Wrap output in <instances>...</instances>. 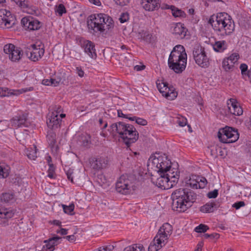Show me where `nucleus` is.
Wrapping results in <instances>:
<instances>
[{
  "label": "nucleus",
  "instance_id": "obj_1",
  "mask_svg": "<svg viewBox=\"0 0 251 251\" xmlns=\"http://www.w3.org/2000/svg\"><path fill=\"white\" fill-rule=\"evenodd\" d=\"M197 194L187 188H179L172 194V209L178 212H183L192 206L197 199Z\"/></svg>",
  "mask_w": 251,
  "mask_h": 251
},
{
  "label": "nucleus",
  "instance_id": "obj_2",
  "mask_svg": "<svg viewBox=\"0 0 251 251\" xmlns=\"http://www.w3.org/2000/svg\"><path fill=\"white\" fill-rule=\"evenodd\" d=\"M208 23L217 34L222 37L230 34L234 30V22L226 13H219L216 15H212Z\"/></svg>",
  "mask_w": 251,
  "mask_h": 251
},
{
  "label": "nucleus",
  "instance_id": "obj_3",
  "mask_svg": "<svg viewBox=\"0 0 251 251\" xmlns=\"http://www.w3.org/2000/svg\"><path fill=\"white\" fill-rule=\"evenodd\" d=\"M110 128L111 132L118 133L128 148L136 142L139 138L138 132L133 125L120 122L112 124Z\"/></svg>",
  "mask_w": 251,
  "mask_h": 251
},
{
  "label": "nucleus",
  "instance_id": "obj_4",
  "mask_svg": "<svg viewBox=\"0 0 251 251\" xmlns=\"http://www.w3.org/2000/svg\"><path fill=\"white\" fill-rule=\"evenodd\" d=\"M187 59V55L183 46L176 45L173 48L169 56L168 67L176 73H181L186 68Z\"/></svg>",
  "mask_w": 251,
  "mask_h": 251
},
{
  "label": "nucleus",
  "instance_id": "obj_5",
  "mask_svg": "<svg viewBox=\"0 0 251 251\" xmlns=\"http://www.w3.org/2000/svg\"><path fill=\"white\" fill-rule=\"evenodd\" d=\"M137 178L135 175L125 174L121 176L116 183V190L117 192L128 195L134 191L136 188Z\"/></svg>",
  "mask_w": 251,
  "mask_h": 251
},
{
  "label": "nucleus",
  "instance_id": "obj_6",
  "mask_svg": "<svg viewBox=\"0 0 251 251\" xmlns=\"http://www.w3.org/2000/svg\"><path fill=\"white\" fill-rule=\"evenodd\" d=\"M193 55L196 63L199 66L206 68L209 66V58L201 46H197L194 48Z\"/></svg>",
  "mask_w": 251,
  "mask_h": 251
},
{
  "label": "nucleus",
  "instance_id": "obj_7",
  "mask_svg": "<svg viewBox=\"0 0 251 251\" xmlns=\"http://www.w3.org/2000/svg\"><path fill=\"white\" fill-rule=\"evenodd\" d=\"M87 24L90 32L95 35L103 33L105 30H109L114 27V24L108 21L107 23L102 25L101 23L99 24L89 19H87Z\"/></svg>",
  "mask_w": 251,
  "mask_h": 251
},
{
  "label": "nucleus",
  "instance_id": "obj_8",
  "mask_svg": "<svg viewBox=\"0 0 251 251\" xmlns=\"http://www.w3.org/2000/svg\"><path fill=\"white\" fill-rule=\"evenodd\" d=\"M27 49V50L25 51L26 56L30 60L34 62L41 59L45 52L43 46H37L34 44L28 46Z\"/></svg>",
  "mask_w": 251,
  "mask_h": 251
},
{
  "label": "nucleus",
  "instance_id": "obj_9",
  "mask_svg": "<svg viewBox=\"0 0 251 251\" xmlns=\"http://www.w3.org/2000/svg\"><path fill=\"white\" fill-rule=\"evenodd\" d=\"M16 19L10 11L5 9L0 10V27L10 28L16 24Z\"/></svg>",
  "mask_w": 251,
  "mask_h": 251
},
{
  "label": "nucleus",
  "instance_id": "obj_10",
  "mask_svg": "<svg viewBox=\"0 0 251 251\" xmlns=\"http://www.w3.org/2000/svg\"><path fill=\"white\" fill-rule=\"evenodd\" d=\"M152 164L158 169L157 172L159 174H166L170 173V171L173 170L171 163L169 162V160H167L166 157L164 160L162 157H155L152 159Z\"/></svg>",
  "mask_w": 251,
  "mask_h": 251
},
{
  "label": "nucleus",
  "instance_id": "obj_11",
  "mask_svg": "<svg viewBox=\"0 0 251 251\" xmlns=\"http://www.w3.org/2000/svg\"><path fill=\"white\" fill-rule=\"evenodd\" d=\"M3 51L5 54L8 55L9 59L13 62L19 61L23 56L22 51L20 48L12 44L5 45L3 48Z\"/></svg>",
  "mask_w": 251,
  "mask_h": 251
},
{
  "label": "nucleus",
  "instance_id": "obj_12",
  "mask_svg": "<svg viewBox=\"0 0 251 251\" xmlns=\"http://www.w3.org/2000/svg\"><path fill=\"white\" fill-rule=\"evenodd\" d=\"M21 24L25 30L29 31L38 30L43 25L41 22L30 16L22 18Z\"/></svg>",
  "mask_w": 251,
  "mask_h": 251
},
{
  "label": "nucleus",
  "instance_id": "obj_13",
  "mask_svg": "<svg viewBox=\"0 0 251 251\" xmlns=\"http://www.w3.org/2000/svg\"><path fill=\"white\" fill-rule=\"evenodd\" d=\"M159 177L156 179L151 178L152 183L162 189H169L172 187V184H169V177L166 174H159Z\"/></svg>",
  "mask_w": 251,
  "mask_h": 251
},
{
  "label": "nucleus",
  "instance_id": "obj_14",
  "mask_svg": "<svg viewBox=\"0 0 251 251\" xmlns=\"http://www.w3.org/2000/svg\"><path fill=\"white\" fill-rule=\"evenodd\" d=\"M156 85L159 91L168 100H173L176 97L177 93L176 92L169 93L170 88L169 87L167 82L157 83Z\"/></svg>",
  "mask_w": 251,
  "mask_h": 251
},
{
  "label": "nucleus",
  "instance_id": "obj_15",
  "mask_svg": "<svg viewBox=\"0 0 251 251\" xmlns=\"http://www.w3.org/2000/svg\"><path fill=\"white\" fill-rule=\"evenodd\" d=\"M10 124L15 128L27 126V115L22 113L15 116L10 120Z\"/></svg>",
  "mask_w": 251,
  "mask_h": 251
},
{
  "label": "nucleus",
  "instance_id": "obj_16",
  "mask_svg": "<svg viewBox=\"0 0 251 251\" xmlns=\"http://www.w3.org/2000/svg\"><path fill=\"white\" fill-rule=\"evenodd\" d=\"M81 47L84 49L85 53L90 57L92 59L97 58L95 46L93 42L89 40H84L81 44Z\"/></svg>",
  "mask_w": 251,
  "mask_h": 251
},
{
  "label": "nucleus",
  "instance_id": "obj_17",
  "mask_svg": "<svg viewBox=\"0 0 251 251\" xmlns=\"http://www.w3.org/2000/svg\"><path fill=\"white\" fill-rule=\"evenodd\" d=\"M16 199L15 193L13 191L8 190L0 194V201L3 204H13Z\"/></svg>",
  "mask_w": 251,
  "mask_h": 251
},
{
  "label": "nucleus",
  "instance_id": "obj_18",
  "mask_svg": "<svg viewBox=\"0 0 251 251\" xmlns=\"http://www.w3.org/2000/svg\"><path fill=\"white\" fill-rule=\"evenodd\" d=\"M88 19H90L91 21H96V22L102 24H105L106 22L107 23V22L111 24H114V22L112 19L109 16L104 13H99V14H94L90 15Z\"/></svg>",
  "mask_w": 251,
  "mask_h": 251
},
{
  "label": "nucleus",
  "instance_id": "obj_19",
  "mask_svg": "<svg viewBox=\"0 0 251 251\" xmlns=\"http://www.w3.org/2000/svg\"><path fill=\"white\" fill-rule=\"evenodd\" d=\"M166 241L163 239L159 234H156L153 240L150 243L149 248V251H157L166 244Z\"/></svg>",
  "mask_w": 251,
  "mask_h": 251
},
{
  "label": "nucleus",
  "instance_id": "obj_20",
  "mask_svg": "<svg viewBox=\"0 0 251 251\" xmlns=\"http://www.w3.org/2000/svg\"><path fill=\"white\" fill-rule=\"evenodd\" d=\"M61 117L54 116V114H48L47 124L49 128L54 129L60 127L62 121Z\"/></svg>",
  "mask_w": 251,
  "mask_h": 251
},
{
  "label": "nucleus",
  "instance_id": "obj_21",
  "mask_svg": "<svg viewBox=\"0 0 251 251\" xmlns=\"http://www.w3.org/2000/svg\"><path fill=\"white\" fill-rule=\"evenodd\" d=\"M160 0H144L141 5L144 9L147 11H153L157 10L160 7Z\"/></svg>",
  "mask_w": 251,
  "mask_h": 251
},
{
  "label": "nucleus",
  "instance_id": "obj_22",
  "mask_svg": "<svg viewBox=\"0 0 251 251\" xmlns=\"http://www.w3.org/2000/svg\"><path fill=\"white\" fill-rule=\"evenodd\" d=\"M172 232V226L168 223L164 224L159 229L157 234H159V236L167 242L169 236L170 235Z\"/></svg>",
  "mask_w": 251,
  "mask_h": 251
},
{
  "label": "nucleus",
  "instance_id": "obj_23",
  "mask_svg": "<svg viewBox=\"0 0 251 251\" xmlns=\"http://www.w3.org/2000/svg\"><path fill=\"white\" fill-rule=\"evenodd\" d=\"M226 129L228 130V136L226 137V143H234L239 139V134L237 129L229 126H226Z\"/></svg>",
  "mask_w": 251,
  "mask_h": 251
},
{
  "label": "nucleus",
  "instance_id": "obj_24",
  "mask_svg": "<svg viewBox=\"0 0 251 251\" xmlns=\"http://www.w3.org/2000/svg\"><path fill=\"white\" fill-rule=\"evenodd\" d=\"M14 210L10 208L0 209V220H1L3 224H5L8 219L14 216Z\"/></svg>",
  "mask_w": 251,
  "mask_h": 251
},
{
  "label": "nucleus",
  "instance_id": "obj_25",
  "mask_svg": "<svg viewBox=\"0 0 251 251\" xmlns=\"http://www.w3.org/2000/svg\"><path fill=\"white\" fill-rule=\"evenodd\" d=\"M219 206L218 202L212 201L206 203L200 207V211L203 213H212L216 210Z\"/></svg>",
  "mask_w": 251,
  "mask_h": 251
},
{
  "label": "nucleus",
  "instance_id": "obj_26",
  "mask_svg": "<svg viewBox=\"0 0 251 251\" xmlns=\"http://www.w3.org/2000/svg\"><path fill=\"white\" fill-rule=\"evenodd\" d=\"M187 31V29L181 24L178 23L175 26L173 33L177 36V38L183 39L186 36Z\"/></svg>",
  "mask_w": 251,
  "mask_h": 251
},
{
  "label": "nucleus",
  "instance_id": "obj_27",
  "mask_svg": "<svg viewBox=\"0 0 251 251\" xmlns=\"http://www.w3.org/2000/svg\"><path fill=\"white\" fill-rule=\"evenodd\" d=\"M50 113L49 114H54V116H56L61 118L65 117V114L63 113V109L59 105H52L49 107Z\"/></svg>",
  "mask_w": 251,
  "mask_h": 251
},
{
  "label": "nucleus",
  "instance_id": "obj_28",
  "mask_svg": "<svg viewBox=\"0 0 251 251\" xmlns=\"http://www.w3.org/2000/svg\"><path fill=\"white\" fill-rule=\"evenodd\" d=\"M108 164L107 160L103 157L97 158L92 163V166L95 170H99L101 169L105 168Z\"/></svg>",
  "mask_w": 251,
  "mask_h": 251
},
{
  "label": "nucleus",
  "instance_id": "obj_29",
  "mask_svg": "<svg viewBox=\"0 0 251 251\" xmlns=\"http://www.w3.org/2000/svg\"><path fill=\"white\" fill-rule=\"evenodd\" d=\"M163 8L170 9L172 10V15L175 17H185L186 16V14L184 11L176 7L174 5L169 6L166 5L165 7Z\"/></svg>",
  "mask_w": 251,
  "mask_h": 251
},
{
  "label": "nucleus",
  "instance_id": "obj_30",
  "mask_svg": "<svg viewBox=\"0 0 251 251\" xmlns=\"http://www.w3.org/2000/svg\"><path fill=\"white\" fill-rule=\"evenodd\" d=\"M239 103L235 99L231 98L227 100L226 102L227 107L229 113L233 115L236 113L235 111V107H236Z\"/></svg>",
  "mask_w": 251,
  "mask_h": 251
},
{
  "label": "nucleus",
  "instance_id": "obj_31",
  "mask_svg": "<svg viewBox=\"0 0 251 251\" xmlns=\"http://www.w3.org/2000/svg\"><path fill=\"white\" fill-rule=\"evenodd\" d=\"M213 47L215 51L222 52L227 49V45L225 41H219L215 42Z\"/></svg>",
  "mask_w": 251,
  "mask_h": 251
},
{
  "label": "nucleus",
  "instance_id": "obj_32",
  "mask_svg": "<svg viewBox=\"0 0 251 251\" xmlns=\"http://www.w3.org/2000/svg\"><path fill=\"white\" fill-rule=\"evenodd\" d=\"M19 91L9 89L6 87H0V97H9L12 95H16Z\"/></svg>",
  "mask_w": 251,
  "mask_h": 251
},
{
  "label": "nucleus",
  "instance_id": "obj_33",
  "mask_svg": "<svg viewBox=\"0 0 251 251\" xmlns=\"http://www.w3.org/2000/svg\"><path fill=\"white\" fill-rule=\"evenodd\" d=\"M228 130L226 129V126L219 130L217 136L221 142L226 143V137L228 136Z\"/></svg>",
  "mask_w": 251,
  "mask_h": 251
},
{
  "label": "nucleus",
  "instance_id": "obj_34",
  "mask_svg": "<svg viewBox=\"0 0 251 251\" xmlns=\"http://www.w3.org/2000/svg\"><path fill=\"white\" fill-rule=\"evenodd\" d=\"M62 237L58 236H55L50 238L48 240L44 241V243H49L52 246V248H54L55 246L58 245L62 241Z\"/></svg>",
  "mask_w": 251,
  "mask_h": 251
},
{
  "label": "nucleus",
  "instance_id": "obj_35",
  "mask_svg": "<svg viewBox=\"0 0 251 251\" xmlns=\"http://www.w3.org/2000/svg\"><path fill=\"white\" fill-rule=\"evenodd\" d=\"M56 135L55 132L52 131L48 132L47 138L50 146L53 147L55 145L56 142Z\"/></svg>",
  "mask_w": 251,
  "mask_h": 251
},
{
  "label": "nucleus",
  "instance_id": "obj_36",
  "mask_svg": "<svg viewBox=\"0 0 251 251\" xmlns=\"http://www.w3.org/2000/svg\"><path fill=\"white\" fill-rule=\"evenodd\" d=\"M187 184L192 188L197 189L199 187V181L196 176H192L188 180Z\"/></svg>",
  "mask_w": 251,
  "mask_h": 251
},
{
  "label": "nucleus",
  "instance_id": "obj_37",
  "mask_svg": "<svg viewBox=\"0 0 251 251\" xmlns=\"http://www.w3.org/2000/svg\"><path fill=\"white\" fill-rule=\"evenodd\" d=\"M10 173V167L8 166L0 165V178L7 177Z\"/></svg>",
  "mask_w": 251,
  "mask_h": 251
},
{
  "label": "nucleus",
  "instance_id": "obj_38",
  "mask_svg": "<svg viewBox=\"0 0 251 251\" xmlns=\"http://www.w3.org/2000/svg\"><path fill=\"white\" fill-rule=\"evenodd\" d=\"M123 251H144V247L140 244H134L124 249Z\"/></svg>",
  "mask_w": 251,
  "mask_h": 251
},
{
  "label": "nucleus",
  "instance_id": "obj_39",
  "mask_svg": "<svg viewBox=\"0 0 251 251\" xmlns=\"http://www.w3.org/2000/svg\"><path fill=\"white\" fill-rule=\"evenodd\" d=\"M37 150L36 146H34L33 148H30L28 149L27 151V157L30 159L35 160L37 157Z\"/></svg>",
  "mask_w": 251,
  "mask_h": 251
},
{
  "label": "nucleus",
  "instance_id": "obj_40",
  "mask_svg": "<svg viewBox=\"0 0 251 251\" xmlns=\"http://www.w3.org/2000/svg\"><path fill=\"white\" fill-rule=\"evenodd\" d=\"M82 145L86 148H89L91 143V137L89 135L85 134L81 137Z\"/></svg>",
  "mask_w": 251,
  "mask_h": 251
},
{
  "label": "nucleus",
  "instance_id": "obj_41",
  "mask_svg": "<svg viewBox=\"0 0 251 251\" xmlns=\"http://www.w3.org/2000/svg\"><path fill=\"white\" fill-rule=\"evenodd\" d=\"M24 11L30 6L28 0H16L15 1Z\"/></svg>",
  "mask_w": 251,
  "mask_h": 251
},
{
  "label": "nucleus",
  "instance_id": "obj_42",
  "mask_svg": "<svg viewBox=\"0 0 251 251\" xmlns=\"http://www.w3.org/2000/svg\"><path fill=\"white\" fill-rule=\"evenodd\" d=\"M222 67L226 71H228L234 67V65L233 63L229 61V59L226 58L223 61Z\"/></svg>",
  "mask_w": 251,
  "mask_h": 251
},
{
  "label": "nucleus",
  "instance_id": "obj_43",
  "mask_svg": "<svg viewBox=\"0 0 251 251\" xmlns=\"http://www.w3.org/2000/svg\"><path fill=\"white\" fill-rule=\"evenodd\" d=\"M62 207L63 210L65 213L73 215L74 214V210L75 208V205L73 203L70 204L69 206L63 204Z\"/></svg>",
  "mask_w": 251,
  "mask_h": 251
},
{
  "label": "nucleus",
  "instance_id": "obj_44",
  "mask_svg": "<svg viewBox=\"0 0 251 251\" xmlns=\"http://www.w3.org/2000/svg\"><path fill=\"white\" fill-rule=\"evenodd\" d=\"M55 12L58 14L59 16H61L67 12V10L64 4L60 3L56 6Z\"/></svg>",
  "mask_w": 251,
  "mask_h": 251
},
{
  "label": "nucleus",
  "instance_id": "obj_45",
  "mask_svg": "<svg viewBox=\"0 0 251 251\" xmlns=\"http://www.w3.org/2000/svg\"><path fill=\"white\" fill-rule=\"evenodd\" d=\"M208 229H209V227L207 226L201 224L196 226L194 230L198 233H204Z\"/></svg>",
  "mask_w": 251,
  "mask_h": 251
},
{
  "label": "nucleus",
  "instance_id": "obj_46",
  "mask_svg": "<svg viewBox=\"0 0 251 251\" xmlns=\"http://www.w3.org/2000/svg\"><path fill=\"white\" fill-rule=\"evenodd\" d=\"M239 68L241 70V73L243 77L245 78L248 72H249L248 65L245 63H242L240 65Z\"/></svg>",
  "mask_w": 251,
  "mask_h": 251
},
{
  "label": "nucleus",
  "instance_id": "obj_47",
  "mask_svg": "<svg viewBox=\"0 0 251 251\" xmlns=\"http://www.w3.org/2000/svg\"><path fill=\"white\" fill-rule=\"evenodd\" d=\"M168 177H169V184H172V187L174 185H176L177 183L178 177V176H176V175H171L170 173L166 174Z\"/></svg>",
  "mask_w": 251,
  "mask_h": 251
},
{
  "label": "nucleus",
  "instance_id": "obj_48",
  "mask_svg": "<svg viewBox=\"0 0 251 251\" xmlns=\"http://www.w3.org/2000/svg\"><path fill=\"white\" fill-rule=\"evenodd\" d=\"M48 176L50 178H55V167L53 164L50 165L48 170Z\"/></svg>",
  "mask_w": 251,
  "mask_h": 251
},
{
  "label": "nucleus",
  "instance_id": "obj_49",
  "mask_svg": "<svg viewBox=\"0 0 251 251\" xmlns=\"http://www.w3.org/2000/svg\"><path fill=\"white\" fill-rule=\"evenodd\" d=\"M226 58L229 59V61L233 63V65H234L235 63L237 62L239 59V55L237 53H234L231 54L228 57Z\"/></svg>",
  "mask_w": 251,
  "mask_h": 251
},
{
  "label": "nucleus",
  "instance_id": "obj_50",
  "mask_svg": "<svg viewBox=\"0 0 251 251\" xmlns=\"http://www.w3.org/2000/svg\"><path fill=\"white\" fill-rule=\"evenodd\" d=\"M197 180L199 181V188H203L207 183L206 179L204 177H197Z\"/></svg>",
  "mask_w": 251,
  "mask_h": 251
},
{
  "label": "nucleus",
  "instance_id": "obj_51",
  "mask_svg": "<svg viewBox=\"0 0 251 251\" xmlns=\"http://www.w3.org/2000/svg\"><path fill=\"white\" fill-rule=\"evenodd\" d=\"M203 238L204 239H208L210 238L211 239H217L219 238V234L218 233H214L212 234H207L205 233L202 236Z\"/></svg>",
  "mask_w": 251,
  "mask_h": 251
},
{
  "label": "nucleus",
  "instance_id": "obj_52",
  "mask_svg": "<svg viewBox=\"0 0 251 251\" xmlns=\"http://www.w3.org/2000/svg\"><path fill=\"white\" fill-rule=\"evenodd\" d=\"M187 123V120L186 118L181 116V117H178L177 120V123L180 126H184L186 125Z\"/></svg>",
  "mask_w": 251,
  "mask_h": 251
},
{
  "label": "nucleus",
  "instance_id": "obj_53",
  "mask_svg": "<svg viewBox=\"0 0 251 251\" xmlns=\"http://www.w3.org/2000/svg\"><path fill=\"white\" fill-rule=\"evenodd\" d=\"M129 19V15L127 13H123L121 15L119 20L121 23H124Z\"/></svg>",
  "mask_w": 251,
  "mask_h": 251
},
{
  "label": "nucleus",
  "instance_id": "obj_54",
  "mask_svg": "<svg viewBox=\"0 0 251 251\" xmlns=\"http://www.w3.org/2000/svg\"><path fill=\"white\" fill-rule=\"evenodd\" d=\"M218 195V190L217 189H214L212 191L208 192L207 194V196L209 199L216 198Z\"/></svg>",
  "mask_w": 251,
  "mask_h": 251
},
{
  "label": "nucleus",
  "instance_id": "obj_55",
  "mask_svg": "<svg viewBox=\"0 0 251 251\" xmlns=\"http://www.w3.org/2000/svg\"><path fill=\"white\" fill-rule=\"evenodd\" d=\"M73 170L69 169L68 170L66 171V174L67 175V178L68 180H70L71 182L73 183H74V180H73Z\"/></svg>",
  "mask_w": 251,
  "mask_h": 251
},
{
  "label": "nucleus",
  "instance_id": "obj_56",
  "mask_svg": "<svg viewBox=\"0 0 251 251\" xmlns=\"http://www.w3.org/2000/svg\"><path fill=\"white\" fill-rule=\"evenodd\" d=\"M45 245L43 246L41 251H53L54 248H52V246L49 243H45Z\"/></svg>",
  "mask_w": 251,
  "mask_h": 251
},
{
  "label": "nucleus",
  "instance_id": "obj_57",
  "mask_svg": "<svg viewBox=\"0 0 251 251\" xmlns=\"http://www.w3.org/2000/svg\"><path fill=\"white\" fill-rule=\"evenodd\" d=\"M235 111L236 113L234 114L235 116H240L243 114V111L239 103L235 107Z\"/></svg>",
  "mask_w": 251,
  "mask_h": 251
},
{
  "label": "nucleus",
  "instance_id": "obj_58",
  "mask_svg": "<svg viewBox=\"0 0 251 251\" xmlns=\"http://www.w3.org/2000/svg\"><path fill=\"white\" fill-rule=\"evenodd\" d=\"M135 121L136 122V123L140 125L145 126L147 124V121L146 120L142 118H137L136 117Z\"/></svg>",
  "mask_w": 251,
  "mask_h": 251
},
{
  "label": "nucleus",
  "instance_id": "obj_59",
  "mask_svg": "<svg viewBox=\"0 0 251 251\" xmlns=\"http://www.w3.org/2000/svg\"><path fill=\"white\" fill-rule=\"evenodd\" d=\"M245 205V203L243 201H240L237 202H235L233 204V207H234L236 209H238L242 206Z\"/></svg>",
  "mask_w": 251,
  "mask_h": 251
},
{
  "label": "nucleus",
  "instance_id": "obj_60",
  "mask_svg": "<svg viewBox=\"0 0 251 251\" xmlns=\"http://www.w3.org/2000/svg\"><path fill=\"white\" fill-rule=\"evenodd\" d=\"M116 3L122 6L126 5L129 3L130 0H114Z\"/></svg>",
  "mask_w": 251,
  "mask_h": 251
},
{
  "label": "nucleus",
  "instance_id": "obj_61",
  "mask_svg": "<svg viewBox=\"0 0 251 251\" xmlns=\"http://www.w3.org/2000/svg\"><path fill=\"white\" fill-rule=\"evenodd\" d=\"M75 70L79 76L82 77L84 76V72L81 67H76Z\"/></svg>",
  "mask_w": 251,
  "mask_h": 251
},
{
  "label": "nucleus",
  "instance_id": "obj_62",
  "mask_svg": "<svg viewBox=\"0 0 251 251\" xmlns=\"http://www.w3.org/2000/svg\"><path fill=\"white\" fill-rule=\"evenodd\" d=\"M62 238H66L67 240L71 242H74L75 241L76 238L74 235H68L63 237Z\"/></svg>",
  "mask_w": 251,
  "mask_h": 251
},
{
  "label": "nucleus",
  "instance_id": "obj_63",
  "mask_svg": "<svg viewBox=\"0 0 251 251\" xmlns=\"http://www.w3.org/2000/svg\"><path fill=\"white\" fill-rule=\"evenodd\" d=\"M56 232L62 235H65L68 234V229L61 228L60 229L57 230Z\"/></svg>",
  "mask_w": 251,
  "mask_h": 251
},
{
  "label": "nucleus",
  "instance_id": "obj_64",
  "mask_svg": "<svg viewBox=\"0 0 251 251\" xmlns=\"http://www.w3.org/2000/svg\"><path fill=\"white\" fill-rule=\"evenodd\" d=\"M50 86H56L59 84L60 80H57L54 78H50Z\"/></svg>",
  "mask_w": 251,
  "mask_h": 251
}]
</instances>
